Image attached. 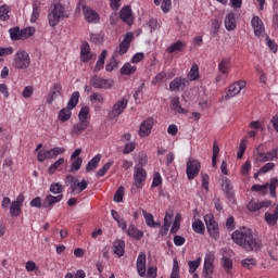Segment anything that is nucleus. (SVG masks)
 <instances>
[{
	"label": "nucleus",
	"mask_w": 278,
	"mask_h": 278,
	"mask_svg": "<svg viewBox=\"0 0 278 278\" xmlns=\"http://www.w3.org/2000/svg\"><path fill=\"white\" fill-rule=\"evenodd\" d=\"M231 239L236 244L242 247L247 251H260L262 249V239L253 235L249 228H241L231 235Z\"/></svg>",
	"instance_id": "1"
},
{
	"label": "nucleus",
	"mask_w": 278,
	"mask_h": 278,
	"mask_svg": "<svg viewBox=\"0 0 278 278\" xmlns=\"http://www.w3.org/2000/svg\"><path fill=\"white\" fill-rule=\"evenodd\" d=\"M71 13L66 11V8L62 3H55L48 11V23L50 27H56L63 18H68Z\"/></svg>",
	"instance_id": "2"
},
{
	"label": "nucleus",
	"mask_w": 278,
	"mask_h": 278,
	"mask_svg": "<svg viewBox=\"0 0 278 278\" xmlns=\"http://www.w3.org/2000/svg\"><path fill=\"white\" fill-rule=\"evenodd\" d=\"M31 65V59L29 53L25 50H18L13 58V67L18 68L20 71H27Z\"/></svg>",
	"instance_id": "3"
},
{
	"label": "nucleus",
	"mask_w": 278,
	"mask_h": 278,
	"mask_svg": "<svg viewBox=\"0 0 278 278\" xmlns=\"http://www.w3.org/2000/svg\"><path fill=\"white\" fill-rule=\"evenodd\" d=\"M76 10H83V14L85 16V21H87V23H93L97 24L100 21V16L99 13H97V11L92 10V8L86 5L84 3V1H79L77 4Z\"/></svg>",
	"instance_id": "4"
},
{
	"label": "nucleus",
	"mask_w": 278,
	"mask_h": 278,
	"mask_svg": "<svg viewBox=\"0 0 278 278\" xmlns=\"http://www.w3.org/2000/svg\"><path fill=\"white\" fill-rule=\"evenodd\" d=\"M128 103L129 101L126 98H122L121 100H117L113 104L112 110L109 112V118L111 121H114V118H118V116H121V114H123L125 110H127Z\"/></svg>",
	"instance_id": "5"
},
{
	"label": "nucleus",
	"mask_w": 278,
	"mask_h": 278,
	"mask_svg": "<svg viewBox=\"0 0 278 278\" xmlns=\"http://www.w3.org/2000/svg\"><path fill=\"white\" fill-rule=\"evenodd\" d=\"M90 85L97 90H110L114 86V80L101 78L100 76L93 75L90 78Z\"/></svg>",
	"instance_id": "6"
},
{
	"label": "nucleus",
	"mask_w": 278,
	"mask_h": 278,
	"mask_svg": "<svg viewBox=\"0 0 278 278\" xmlns=\"http://www.w3.org/2000/svg\"><path fill=\"white\" fill-rule=\"evenodd\" d=\"M204 223L206 225V229L214 240H218L220 232L218 229V223L214 220V215H205L204 216Z\"/></svg>",
	"instance_id": "7"
},
{
	"label": "nucleus",
	"mask_w": 278,
	"mask_h": 278,
	"mask_svg": "<svg viewBox=\"0 0 278 278\" xmlns=\"http://www.w3.org/2000/svg\"><path fill=\"white\" fill-rule=\"evenodd\" d=\"M277 186H278V179L271 178L269 184L265 185H253L251 190L252 192H264V190H268L270 192V197H277Z\"/></svg>",
	"instance_id": "8"
},
{
	"label": "nucleus",
	"mask_w": 278,
	"mask_h": 278,
	"mask_svg": "<svg viewBox=\"0 0 278 278\" xmlns=\"http://www.w3.org/2000/svg\"><path fill=\"white\" fill-rule=\"evenodd\" d=\"M201 172V163L198 160H189L187 162V178L189 181H192V179H195L199 176V173Z\"/></svg>",
	"instance_id": "9"
},
{
	"label": "nucleus",
	"mask_w": 278,
	"mask_h": 278,
	"mask_svg": "<svg viewBox=\"0 0 278 278\" xmlns=\"http://www.w3.org/2000/svg\"><path fill=\"white\" fill-rule=\"evenodd\" d=\"M25 201V195H23L22 193L20 195H17L16 200L11 202L10 205V215L13 218H16L18 216H21L22 212H23V203Z\"/></svg>",
	"instance_id": "10"
},
{
	"label": "nucleus",
	"mask_w": 278,
	"mask_h": 278,
	"mask_svg": "<svg viewBox=\"0 0 278 278\" xmlns=\"http://www.w3.org/2000/svg\"><path fill=\"white\" fill-rule=\"evenodd\" d=\"M153 125H154L153 117H149L144 119L139 126L138 135L140 136V138H147L151 136Z\"/></svg>",
	"instance_id": "11"
},
{
	"label": "nucleus",
	"mask_w": 278,
	"mask_h": 278,
	"mask_svg": "<svg viewBox=\"0 0 278 278\" xmlns=\"http://www.w3.org/2000/svg\"><path fill=\"white\" fill-rule=\"evenodd\" d=\"M147 180V170L142 167H135L134 173V186L137 189L142 188L144 186V181Z\"/></svg>",
	"instance_id": "12"
},
{
	"label": "nucleus",
	"mask_w": 278,
	"mask_h": 278,
	"mask_svg": "<svg viewBox=\"0 0 278 278\" xmlns=\"http://www.w3.org/2000/svg\"><path fill=\"white\" fill-rule=\"evenodd\" d=\"M243 88H247V81L238 80L237 83L232 84L228 88V92L225 96V99H231L242 91Z\"/></svg>",
	"instance_id": "13"
},
{
	"label": "nucleus",
	"mask_w": 278,
	"mask_h": 278,
	"mask_svg": "<svg viewBox=\"0 0 278 278\" xmlns=\"http://www.w3.org/2000/svg\"><path fill=\"white\" fill-rule=\"evenodd\" d=\"M265 223L268 227H275L278 222V204H274L273 208L265 213L264 216Z\"/></svg>",
	"instance_id": "14"
},
{
	"label": "nucleus",
	"mask_w": 278,
	"mask_h": 278,
	"mask_svg": "<svg viewBox=\"0 0 278 278\" xmlns=\"http://www.w3.org/2000/svg\"><path fill=\"white\" fill-rule=\"evenodd\" d=\"M59 97H62V84L54 83L47 97L48 105H52L53 101L56 100Z\"/></svg>",
	"instance_id": "15"
},
{
	"label": "nucleus",
	"mask_w": 278,
	"mask_h": 278,
	"mask_svg": "<svg viewBox=\"0 0 278 278\" xmlns=\"http://www.w3.org/2000/svg\"><path fill=\"white\" fill-rule=\"evenodd\" d=\"M137 273L139 277L147 275V254L144 252H140L137 257Z\"/></svg>",
	"instance_id": "16"
},
{
	"label": "nucleus",
	"mask_w": 278,
	"mask_h": 278,
	"mask_svg": "<svg viewBox=\"0 0 278 278\" xmlns=\"http://www.w3.org/2000/svg\"><path fill=\"white\" fill-rule=\"evenodd\" d=\"M251 26L253 27V29H254V35H255L257 38H261V36H264V31H265L264 22H262V20L260 18V16H254V17H252V20H251Z\"/></svg>",
	"instance_id": "17"
},
{
	"label": "nucleus",
	"mask_w": 278,
	"mask_h": 278,
	"mask_svg": "<svg viewBox=\"0 0 278 278\" xmlns=\"http://www.w3.org/2000/svg\"><path fill=\"white\" fill-rule=\"evenodd\" d=\"M273 205L271 201H256V200H252L248 203V210L249 212H260V210L264 208V207H270Z\"/></svg>",
	"instance_id": "18"
},
{
	"label": "nucleus",
	"mask_w": 278,
	"mask_h": 278,
	"mask_svg": "<svg viewBox=\"0 0 278 278\" xmlns=\"http://www.w3.org/2000/svg\"><path fill=\"white\" fill-rule=\"evenodd\" d=\"M62 199H64V194H59V195L48 194V195H46V198L42 202V207L46 210L49 207H52V205H55V203H60V201H62Z\"/></svg>",
	"instance_id": "19"
},
{
	"label": "nucleus",
	"mask_w": 278,
	"mask_h": 278,
	"mask_svg": "<svg viewBox=\"0 0 278 278\" xmlns=\"http://www.w3.org/2000/svg\"><path fill=\"white\" fill-rule=\"evenodd\" d=\"M186 78L177 77L169 83V90L172 92H179V90H184L186 88Z\"/></svg>",
	"instance_id": "20"
},
{
	"label": "nucleus",
	"mask_w": 278,
	"mask_h": 278,
	"mask_svg": "<svg viewBox=\"0 0 278 278\" xmlns=\"http://www.w3.org/2000/svg\"><path fill=\"white\" fill-rule=\"evenodd\" d=\"M172 101V110L176 114H188V110L181 106V102L179 101V96H175L170 98Z\"/></svg>",
	"instance_id": "21"
},
{
	"label": "nucleus",
	"mask_w": 278,
	"mask_h": 278,
	"mask_svg": "<svg viewBox=\"0 0 278 278\" xmlns=\"http://www.w3.org/2000/svg\"><path fill=\"white\" fill-rule=\"evenodd\" d=\"M119 18L124 23L131 25V23H134V17L131 16V7H124L119 12Z\"/></svg>",
	"instance_id": "22"
},
{
	"label": "nucleus",
	"mask_w": 278,
	"mask_h": 278,
	"mask_svg": "<svg viewBox=\"0 0 278 278\" xmlns=\"http://www.w3.org/2000/svg\"><path fill=\"white\" fill-rule=\"evenodd\" d=\"M224 23L227 31H233L236 29V13H228Z\"/></svg>",
	"instance_id": "23"
},
{
	"label": "nucleus",
	"mask_w": 278,
	"mask_h": 278,
	"mask_svg": "<svg viewBox=\"0 0 278 278\" xmlns=\"http://www.w3.org/2000/svg\"><path fill=\"white\" fill-rule=\"evenodd\" d=\"M80 60L81 62H89V60H92V54H90V45H88V42H83L80 47Z\"/></svg>",
	"instance_id": "24"
},
{
	"label": "nucleus",
	"mask_w": 278,
	"mask_h": 278,
	"mask_svg": "<svg viewBox=\"0 0 278 278\" xmlns=\"http://www.w3.org/2000/svg\"><path fill=\"white\" fill-rule=\"evenodd\" d=\"M90 125V122H81L79 121L77 124L73 126L72 134L74 136H80V134H84L88 129Z\"/></svg>",
	"instance_id": "25"
},
{
	"label": "nucleus",
	"mask_w": 278,
	"mask_h": 278,
	"mask_svg": "<svg viewBox=\"0 0 278 278\" xmlns=\"http://www.w3.org/2000/svg\"><path fill=\"white\" fill-rule=\"evenodd\" d=\"M113 249L115 255L118 257H123L125 255V242L123 240H115L113 242Z\"/></svg>",
	"instance_id": "26"
},
{
	"label": "nucleus",
	"mask_w": 278,
	"mask_h": 278,
	"mask_svg": "<svg viewBox=\"0 0 278 278\" xmlns=\"http://www.w3.org/2000/svg\"><path fill=\"white\" fill-rule=\"evenodd\" d=\"M143 217L146 219V225H148V227H152L153 229H157V227L161 226L160 223L155 222V219H153V214L148 213L147 211H142Z\"/></svg>",
	"instance_id": "27"
},
{
	"label": "nucleus",
	"mask_w": 278,
	"mask_h": 278,
	"mask_svg": "<svg viewBox=\"0 0 278 278\" xmlns=\"http://www.w3.org/2000/svg\"><path fill=\"white\" fill-rule=\"evenodd\" d=\"M126 233L130 238H135V240H140V238H142V236H144V232L138 230V228H136V226L134 224L129 225L128 230L126 229Z\"/></svg>",
	"instance_id": "28"
},
{
	"label": "nucleus",
	"mask_w": 278,
	"mask_h": 278,
	"mask_svg": "<svg viewBox=\"0 0 278 278\" xmlns=\"http://www.w3.org/2000/svg\"><path fill=\"white\" fill-rule=\"evenodd\" d=\"M182 49H186V42L178 40L167 47L165 51L166 53H177V51H181Z\"/></svg>",
	"instance_id": "29"
},
{
	"label": "nucleus",
	"mask_w": 278,
	"mask_h": 278,
	"mask_svg": "<svg viewBox=\"0 0 278 278\" xmlns=\"http://www.w3.org/2000/svg\"><path fill=\"white\" fill-rule=\"evenodd\" d=\"M99 162H101V154H97L88 162L86 165V173H90L91 170L97 169Z\"/></svg>",
	"instance_id": "30"
},
{
	"label": "nucleus",
	"mask_w": 278,
	"mask_h": 278,
	"mask_svg": "<svg viewBox=\"0 0 278 278\" xmlns=\"http://www.w3.org/2000/svg\"><path fill=\"white\" fill-rule=\"evenodd\" d=\"M138 71L136 65H131V63H125L122 68L119 70L121 75H134Z\"/></svg>",
	"instance_id": "31"
},
{
	"label": "nucleus",
	"mask_w": 278,
	"mask_h": 278,
	"mask_svg": "<svg viewBox=\"0 0 278 278\" xmlns=\"http://www.w3.org/2000/svg\"><path fill=\"white\" fill-rule=\"evenodd\" d=\"M118 51L114 52V55L111 56L110 62L105 65L106 73H112L115 68H118V61L116 60Z\"/></svg>",
	"instance_id": "32"
},
{
	"label": "nucleus",
	"mask_w": 278,
	"mask_h": 278,
	"mask_svg": "<svg viewBox=\"0 0 278 278\" xmlns=\"http://www.w3.org/2000/svg\"><path fill=\"white\" fill-rule=\"evenodd\" d=\"M72 109H68V106L62 109L59 112V121H61V123H66V121H71V116H73V113L71 112Z\"/></svg>",
	"instance_id": "33"
},
{
	"label": "nucleus",
	"mask_w": 278,
	"mask_h": 278,
	"mask_svg": "<svg viewBox=\"0 0 278 278\" xmlns=\"http://www.w3.org/2000/svg\"><path fill=\"white\" fill-rule=\"evenodd\" d=\"M230 64H231V59H228V58L222 59L220 63L218 64L219 73H223V75H227Z\"/></svg>",
	"instance_id": "34"
},
{
	"label": "nucleus",
	"mask_w": 278,
	"mask_h": 278,
	"mask_svg": "<svg viewBox=\"0 0 278 278\" xmlns=\"http://www.w3.org/2000/svg\"><path fill=\"white\" fill-rule=\"evenodd\" d=\"M105 58H108V50H103L100 54L99 60L96 63L94 66V72L99 73V71H101V68H103V66L105 65Z\"/></svg>",
	"instance_id": "35"
},
{
	"label": "nucleus",
	"mask_w": 278,
	"mask_h": 278,
	"mask_svg": "<svg viewBox=\"0 0 278 278\" xmlns=\"http://www.w3.org/2000/svg\"><path fill=\"white\" fill-rule=\"evenodd\" d=\"M77 103H79V91H75L72 93L67 102L68 110H74V108H77Z\"/></svg>",
	"instance_id": "36"
},
{
	"label": "nucleus",
	"mask_w": 278,
	"mask_h": 278,
	"mask_svg": "<svg viewBox=\"0 0 278 278\" xmlns=\"http://www.w3.org/2000/svg\"><path fill=\"white\" fill-rule=\"evenodd\" d=\"M11 40H23L22 30L18 26L9 29Z\"/></svg>",
	"instance_id": "37"
},
{
	"label": "nucleus",
	"mask_w": 278,
	"mask_h": 278,
	"mask_svg": "<svg viewBox=\"0 0 278 278\" xmlns=\"http://www.w3.org/2000/svg\"><path fill=\"white\" fill-rule=\"evenodd\" d=\"M112 166H114V161H109L97 172L96 177H98V179L105 177V174L110 170V168H112Z\"/></svg>",
	"instance_id": "38"
},
{
	"label": "nucleus",
	"mask_w": 278,
	"mask_h": 278,
	"mask_svg": "<svg viewBox=\"0 0 278 278\" xmlns=\"http://www.w3.org/2000/svg\"><path fill=\"white\" fill-rule=\"evenodd\" d=\"M227 199H229V201L233 200V187H231V184L229 181H225L222 186Z\"/></svg>",
	"instance_id": "39"
},
{
	"label": "nucleus",
	"mask_w": 278,
	"mask_h": 278,
	"mask_svg": "<svg viewBox=\"0 0 278 278\" xmlns=\"http://www.w3.org/2000/svg\"><path fill=\"white\" fill-rule=\"evenodd\" d=\"M192 229L195 233H205V225H203V222H201V219L192 223Z\"/></svg>",
	"instance_id": "40"
},
{
	"label": "nucleus",
	"mask_w": 278,
	"mask_h": 278,
	"mask_svg": "<svg viewBox=\"0 0 278 278\" xmlns=\"http://www.w3.org/2000/svg\"><path fill=\"white\" fill-rule=\"evenodd\" d=\"M36 34V28L34 26H28L22 29V40H27V38H31Z\"/></svg>",
	"instance_id": "41"
},
{
	"label": "nucleus",
	"mask_w": 278,
	"mask_h": 278,
	"mask_svg": "<svg viewBox=\"0 0 278 278\" xmlns=\"http://www.w3.org/2000/svg\"><path fill=\"white\" fill-rule=\"evenodd\" d=\"M0 21H10V7L7 4L0 7Z\"/></svg>",
	"instance_id": "42"
},
{
	"label": "nucleus",
	"mask_w": 278,
	"mask_h": 278,
	"mask_svg": "<svg viewBox=\"0 0 278 278\" xmlns=\"http://www.w3.org/2000/svg\"><path fill=\"white\" fill-rule=\"evenodd\" d=\"M50 192H52V194H62V192H64V186H62V184L60 182H52L50 185Z\"/></svg>",
	"instance_id": "43"
},
{
	"label": "nucleus",
	"mask_w": 278,
	"mask_h": 278,
	"mask_svg": "<svg viewBox=\"0 0 278 278\" xmlns=\"http://www.w3.org/2000/svg\"><path fill=\"white\" fill-rule=\"evenodd\" d=\"M40 17V5L38 3L33 4V13L30 16V23H36L38 18Z\"/></svg>",
	"instance_id": "44"
},
{
	"label": "nucleus",
	"mask_w": 278,
	"mask_h": 278,
	"mask_svg": "<svg viewBox=\"0 0 278 278\" xmlns=\"http://www.w3.org/2000/svg\"><path fill=\"white\" fill-rule=\"evenodd\" d=\"M88 114H90V108L83 106L78 113L79 121L88 123Z\"/></svg>",
	"instance_id": "45"
},
{
	"label": "nucleus",
	"mask_w": 278,
	"mask_h": 278,
	"mask_svg": "<svg viewBox=\"0 0 278 278\" xmlns=\"http://www.w3.org/2000/svg\"><path fill=\"white\" fill-rule=\"evenodd\" d=\"M189 79L191 81H197L199 79V65L193 64L189 72Z\"/></svg>",
	"instance_id": "46"
},
{
	"label": "nucleus",
	"mask_w": 278,
	"mask_h": 278,
	"mask_svg": "<svg viewBox=\"0 0 278 278\" xmlns=\"http://www.w3.org/2000/svg\"><path fill=\"white\" fill-rule=\"evenodd\" d=\"M241 266L251 270V268L257 266V261L255 258H245L241 261Z\"/></svg>",
	"instance_id": "47"
},
{
	"label": "nucleus",
	"mask_w": 278,
	"mask_h": 278,
	"mask_svg": "<svg viewBox=\"0 0 278 278\" xmlns=\"http://www.w3.org/2000/svg\"><path fill=\"white\" fill-rule=\"evenodd\" d=\"M222 264H223V268L224 270H226V273H229V270H231L233 268V261H231V258L224 256L222 258Z\"/></svg>",
	"instance_id": "48"
},
{
	"label": "nucleus",
	"mask_w": 278,
	"mask_h": 278,
	"mask_svg": "<svg viewBox=\"0 0 278 278\" xmlns=\"http://www.w3.org/2000/svg\"><path fill=\"white\" fill-rule=\"evenodd\" d=\"M62 164H64V157L59 159L55 163H53L49 167V169H48L49 175H53L55 173V170H58L60 168V166H62Z\"/></svg>",
	"instance_id": "49"
},
{
	"label": "nucleus",
	"mask_w": 278,
	"mask_h": 278,
	"mask_svg": "<svg viewBox=\"0 0 278 278\" xmlns=\"http://www.w3.org/2000/svg\"><path fill=\"white\" fill-rule=\"evenodd\" d=\"M67 181H70V184H72L70 186V190L72 192V194H75L77 192V178H75L74 176L68 175L66 177Z\"/></svg>",
	"instance_id": "50"
},
{
	"label": "nucleus",
	"mask_w": 278,
	"mask_h": 278,
	"mask_svg": "<svg viewBox=\"0 0 278 278\" xmlns=\"http://www.w3.org/2000/svg\"><path fill=\"white\" fill-rule=\"evenodd\" d=\"M188 266H189V273H197V268L201 266V258H197L195 261H189Z\"/></svg>",
	"instance_id": "51"
},
{
	"label": "nucleus",
	"mask_w": 278,
	"mask_h": 278,
	"mask_svg": "<svg viewBox=\"0 0 278 278\" xmlns=\"http://www.w3.org/2000/svg\"><path fill=\"white\" fill-rule=\"evenodd\" d=\"M84 160L81 157H76L74 159V161L71 164V170H79L81 168V164H83Z\"/></svg>",
	"instance_id": "52"
},
{
	"label": "nucleus",
	"mask_w": 278,
	"mask_h": 278,
	"mask_svg": "<svg viewBox=\"0 0 278 278\" xmlns=\"http://www.w3.org/2000/svg\"><path fill=\"white\" fill-rule=\"evenodd\" d=\"M220 29V24H218V20H213L211 23V34L212 36H218V31Z\"/></svg>",
	"instance_id": "53"
},
{
	"label": "nucleus",
	"mask_w": 278,
	"mask_h": 278,
	"mask_svg": "<svg viewBox=\"0 0 278 278\" xmlns=\"http://www.w3.org/2000/svg\"><path fill=\"white\" fill-rule=\"evenodd\" d=\"M129 42L127 41H122L119 45V49L115 50L117 51V53H119V55H125V53H127V51H129Z\"/></svg>",
	"instance_id": "54"
},
{
	"label": "nucleus",
	"mask_w": 278,
	"mask_h": 278,
	"mask_svg": "<svg viewBox=\"0 0 278 278\" xmlns=\"http://www.w3.org/2000/svg\"><path fill=\"white\" fill-rule=\"evenodd\" d=\"M89 99L92 103H94V102L104 103V101H105V98L102 96V93H97V92L91 94Z\"/></svg>",
	"instance_id": "55"
},
{
	"label": "nucleus",
	"mask_w": 278,
	"mask_h": 278,
	"mask_svg": "<svg viewBox=\"0 0 278 278\" xmlns=\"http://www.w3.org/2000/svg\"><path fill=\"white\" fill-rule=\"evenodd\" d=\"M65 278H86V271H84V269H78L75 275H73V273H67Z\"/></svg>",
	"instance_id": "56"
},
{
	"label": "nucleus",
	"mask_w": 278,
	"mask_h": 278,
	"mask_svg": "<svg viewBox=\"0 0 278 278\" xmlns=\"http://www.w3.org/2000/svg\"><path fill=\"white\" fill-rule=\"evenodd\" d=\"M169 278H179V263L174 260L173 269Z\"/></svg>",
	"instance_id": "57"
},
{
	"label": "nucleus",
	"mask_w": 278,
	"mask_h": 278,
	"mask_svg": "<svg viewBox=\"0 0 278 278\" xmlns=\"http://www.w3.org/2000/svg\"><path fill=\"white\" fill-rule=\"evenodd\" d=\"M65 151H66V149L60 148V147H55V148L50 149L52 160H54V157H56L58 155H62V153H64Z\"/></svg>",
	"instance_id": "58"
},
{
	"label": "nucleus",
	"mask_w": 278,
	"mask_h": 278,
	"mask_svg": "<svg viewBox=\"0 0 278 278\" xmlns=\"http://www.w3.org/2000/svg\"><path fill=\"white\" fill-rule=\"evenodd\" d=\"M124 194H125V193H124L123 187H119V188L116 190L115 194H114V201H115V203H121V202L123 201Z\"/></svg>",
	"instance_id": "59"
},
{
	"label": "nucleus",
	"mask_w": 278,
	"mask_h": 278,
	"mask_svg": "<svg viewBox=\"0 0 278 278\" xmlns=\"http://www.w3.org/2000/svg\"><path fill=\"white\" fill-rule=\"evenodd\" d=\"M88 188V181L86 179H83L80 182H76V192L79 194V192H84Z\"/></svg>",
	"instance_id": "60"
},
{
	"label": "nucleus",
	"mask_w": 278,
	"mask_h": 278,
	"mask_svg": "<svg viewBox=\"0 0 278 278\" xmlns=\"http://www.w3.org/2000/svg\"><path fill=\"white\" fill-rule=\"evenodd\" d=\"M136 149V142H128L125 144L123 153L124 155H128V153H132Z\"/></svg>",
	"instance_id": "61"
},
{
	"label": "nucleus",
	"mask_w": 278,
	"mask_h": 278,
	"mask_svg": "<svg viewBox=\"0 0 278 278\" xmlns=\"http://www.w3.org/2000/svg\"><path fill=\"white\" fill-rule=\"evenodd\" d=\"M90 40L93 42V45H101L103 42V35L101 34H91Z\"/></svg>",
	"instance_id": "62"
},
{
	"label": "nucleus",
	"mask_w": 278,
	"mask_h": 278,
	"mask_svg": "<svg viewBox=\"0 0 278 278\" xmlns=\"http://www.w3.org/2000/svg\"><path fill=\"white\" fill-rule=\"evenodd\" d=\"M273 168H275V163H266L263 167L260 168L258 173L264 175L266 173H270Z\"/></svg>",
	"instance_id": "63"
},
{
	"label": "nucleus",
	"mask_w": 278,
	"mask_h": 278,
	"mask_svg": "<svg viewBox=\"0 0 278 278\" xmlns=\"http://www.w3.org/2000/svg\"><path fill=\"white\" fill-rule=\"evenodd\" d=\"M268 255L270 256L271 260H274V262H277V260H278V247L275 245L274 249H269L268 250Z\"/></svg>",
	"instance_id": "64"
}]
</instances>
